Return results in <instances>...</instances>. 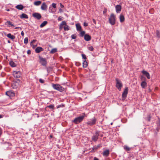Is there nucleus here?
<instances>
[{"label":"nucleus","instance_id":"obj_1","mask_svg":"<svg viewBox=\"0 0 160 160\" xmlns=\"http://www.w3.org/2000/svg\"><path fill=\"white\" fill-rule=\"evenodd\" d=\"M85 117V113H83L82 115L76 118L72 122L75 124H78L82 122Z\"/></svg>","mask_w":160,"mask_h":160},{"label":"nucleus","instance_id":"obj_2","mask_svg":"<svg viewBox=\"0 0 160 160\" xmlns=\"http://www.w3.org/2000/svg\"><path fill=\"white\" fill-rule=\"evenodd\" d=\"M52 86L54 89L60 92H63L64 90V88L59 84H52Z\"/></svg>","mask_w":160,"mask_h":160},{"label":"nucleus","instance_id":"obj_3","mask_svg":"<svg viewBox=\"0 0 160 160\" xmlns=\"http://www.w3.org/2000/svg\"><path fill=\"white\" fill-rule=\"evenodd\" d=\"M115 18L116 17L113 13L111 14L110 17L109 18V21L111 25H114L115 24Z\"/></svg>","mask_w":160,"mask_h":160},{"label":"nucleus","instance_id":"obj_4","mask_svg":"<svg viewBox=\"0 0 160 160\" xmlns=\"http://www.w3.org/2000/svg\"><path fill=\"white\" fill-rule=\"evenodd\" d=\"M116 87L120 91L122 86V84L121 81L118 78H116Z\"/></svg>","mask_w":160,"mask_h":160},{"label":"nucleus","instance_id":"obj_5","mask_svg":"<svg viewBox=\"0 0 160 160\" xmlns=\"http://www.w3.org/2000/svg\"><path fill=\"white\" fill-rule=\"evenodd\" d=\"M96 119L95 117L92 118L87 122V124L90 126H92L96 124Z\"/></svg>","mask_w":160,"mask_h":160},{"label":"nucleus","instance_id":"obj_6","mask_svg":"<svg viewBox=\"0 0 160 160\" xmlns=\"http://www.w3.org/2000/svg\"><path fill=\"white\" fill-rule=\"evenodd\" d=\"M13 77L15 78H20L21 74L20 72L17 71H14L13 72Z\"/></svg>","mask_w":160,"mask_h":160},{"label":"nucleus","instance_id":"obj_7","mask_svg":"<svg viewBox=\"0 0 160 160\" xmlns=\"http://www.w3.org/2000/svg\"><path fill=\"white\" fill-rule=\"evenodd\" d=\"M39 58L40 60V62L42 66H45L47 63L46 60L45 58H43L39 56Z\"/></svg>","mask_w":160,"mask_h":160},{"label":"nucleus","instance_id":"obj_8","mask_svg":"<svg viewBox=\"0 0 160 160\" xmlns=\"http://www.w3.org/2000/svg\"><path fill=\"white\" fill-rule=\"evenodd\" d=\"M128 87H126L124 89V90L122 94V99H124L126 98L127 96V95L128 93Z\"/></svg>","mask_w":160,"mask_h":160},{"label":"nucleus","instance_id":"obj_9","mask_svg":"<svg viewBox=\"0 0 160 160\" xmlns=\"http://www.w3.org/2000/svg\"><path fill=\"white\" fill-rule=\"evenodd\" d=\"M99 135V132L98 131L96 132L95 134L92 137V140L95 142L98 139Z\"/></svg>","mask_w":160,"mask_h":160},{"label":"nucleus","instance_id":"obj_10","mask_svg":"<svg viewBox=\"0 0 160 160\" xmlns=\"http://www.w3.org/2000/svg\"><path fill=\"white\" fill-rule=\"evenodd\" d=\"M32 16L33 17L37 18L38 20H39L42 17L40 13L36 12L33 13L32 14Z\"/></svg>","mask_w":160,"mask_h":160},{"label":"nucleus","instance_id":"obj_11","mask_svg":"<svg viewBox=\"0 0 160 160\" xmlns=\"http://www.w3.org/2000/svg\"><path fill=\"white\" fill-rule=\"evenodd\" d=\"M6 94L10 97H13L15 95V93L11 91H8L6 92Z\"/></svg>","mask_w":160,"mask_h":160},{"label":"nucleus","instance_id":"obj_12","mask_svg":"<svg viewBox=\"0 0 160 160\" xmlns=\"http://www.w3.org/2000/svg\"><path fill=\"white\" fill-rule=\"evenodd\" d=\"M115 8L117 13H119L122 9L121 6L120 5H118L116 6Z\"/></svg>","mask_w":160,"mask_h":160},{"label":"nucleus","instance_id":"obj_13","mask_svg":"<svg viewBox=\"0 0 160 160\" xmlns=\"http://www.w3.org/2000/svg\"><path fill=\"white\" fill-rule=\"evenodd\" d=\"M84 39L85 41H88L91 40V37L88 34H85L84 36Z\"/></svg>","mask_w":160,"mask_h":160},{"label":"nucleus","instance_id":"obj_14","mask_svg":"<svg viewBox=\"0 0 160 160\" xmlns=\"http://www.w3.org/2000/svg\"><path fill=\"white\" fill-rule=\"evenodd\" d=\"M142 72L143 74L145 75L147 77V78L148 79H150V75L148 72L145 70H143Z\"/></svg>","mask_w":160,"mask_h":160},{"label":"nucleus","instance_id":"obj_15","mask_svg":"<svg viewBox=\"0 0 160 160\" xmlns=\"http://www.w3.org/2000/svg\"><path fill=\"white\" fill-rule=\"evenodd\" d=\"M43 50V48L40 47H37L35 49V51L37 53H38Z\"/></svg>","mask_w":160,"mask_h":160},{"label":"nucleus","instance_id":"obj_16","mask_svg":"<svg viewBox=\"0 0 160 160\" xmlns=\"http://www.w3.org/2000/svg\"><path fill=\"white\" fill-rule=\"evenodd\" d=\"M109 150L107 149L103 151L102 154L104 156L107 157L109 156Z\"/></svg>","mask_w":160,"mask_h":160},{"label":"nucleus","instance_id":"obj_17","mask_svg":"<svg viewBox=\"0 0 160 160\" xmlns=\"http://www.w3.org/2000/svg\"><path fill=\"white\" fill-rule=\"evenodd\" d=\"M19 84L17 82H14L12 84V87L13 89H16L18 88Z\"/></svg>","mask_w":160,"mask_h":160},{"label":"nucleus","instance_id":"obj_18","mask_svg":"<svg viewBox=\"0 0 160 160\" xmlns=\"http://www.w3.org/2000/svg\"><path fill=\"white\" fill-rule=\"evenodd\" d=\"M47 6L45 3L43 2L41 6V9L43 10H46L47 8Z\"/></svg>","mask_w":160,"mask_h":160},{"label":"nucleus","instance_id":"obj_19","mask_svg":"<svg viewBox=\"0 0 160 160\" xmlns=\"http://www.w3.org/2000/svg\"><path fill=\"white\" fill-rule=\"evenodd\" d=\"M7 37L11 39L12 40H13L15 38V37L13 35H12L11 33H9L7 35Z\"/></svg>","mask_w":160,"mask_h":160},{"label":"nucleus","instance_id":"obj_20","mask_svg":"<svg viewBox=\"0 0 160 160\" xmlns=\"http://www.w3.org/2000/svg\"><path fill=\"white\" fill-rule=\"evenodd\" d=\"M20 18H26L28 19V16L25 13H22L20 16Z\"/></svg>","mask_w":160,"mask_h":160},{"label":"nucleus","instance_id":"obj_21","mask_svg":"<svg viewBox=\"0 0 160 160\" xmlns=\"http://www.w3.org/2000/svg\"><path fill=\"white\" fill-rule=\"evenodd\" d=\"M16 8L20 10H22L24 8L23 6L22 5H18L16 6Z\"/></svg>","mask_w":160,"mask_h":160},{"label":"nucleus","instance_id":"obj_22","mask_svg":"<svg viewBox=\"0 0 160 160\" xmlns=\"http://www.w3.org/2000/svg\"><path fill=\"white\" fill-rule=\"evenodd\" d=\"M141 85L142 88H145L147 86V83L144 81L142 82Z\"/></svg>","mask_w":160,"mask_h":160},{"label":"nucleus","instance_id":"obj_23","mask_svg":"<svg viewBox=\"0 0 160 160\" xmlns=\"http://www.w3.org/2000/svg\"><path fill=\"white\" fill-rule=\"evenodd\" d=\"M120 20L121 22H123L125 20V18L124 16L122 14H121L120 16Z\"/></svg>","mask_w":160,"mask_h":160},{"label":"nucleus","instance_id":"obj_24","mask_svg":"<svg viewBox=\"0 0 160 160\" xmlns=\"http://www.w3.org/2000/svg\"><path fill=\"white\" fill-rule=\"evenodd\" d=\"M47 21H45L43 22L40 25V28H42L45 26L47 24Z\"/></svg>","mask_w":160,"mask_h":160},{"label":"nucleus","instance_id":"obj_25","mask_svg":"<svg viewBox=\"0 0 160 160\" xmlns=\"http://www.w3.org/2000/svg\"><path fill=\"white\" fill-rule=\"evenodd\" d=\"M9 64L12 67H15L16 66V64L12 61H11L10 62Z\"/></svg>","mask_w":160,"mask_h":160},{"label":"nucleus","instance_id":"obj_26","mask_svg":"<svg viewBox=\"0 0 160 160\" xmlns=\"http://www.w3.org/2000/svg\"><path fill=\"white\" fill-rule=\"evenodd\" d=\"M76 26L78 31H81V27L79 24L77 23L76 24Z\"/></svg>","mask_w":160,"mask_h":160},{"label":"nucleus","instance_id":"obj_27","mask_svg":"<svg viewBox=\"0 0 160 160\" xmlns=\"http://www.w3.org/2000/svg\"><path fill=\"white\" fill-rule=\"evenodd\" d=\"M6 24H8L9 27L13 26L14 27V25L12 23V22L9 21H8L5 23Z\"/></svg>","mask_w":160,"mask_h":160},{"label":"nucleus","instance_id":"obj_28","mask_svg":"<svg viewBox=\"0 0 160 160\" xmlns=\"http://www.w3.org/2000/svg\"><path fill=\"white\" fill-rule=\"evenodd\" d=\"M88 66V62L86 60L83 61L82 63V66L83 68H86Z\"/></svg>","mask_w":160,"mask_h":160},{"label":"nucleus","instance_id":"obj_29","mask_svg":"<svg viewBox=\"0 0 160 160\" xmlns=\"http://www.w3.org/2000/svg\"><path fill=\"white\" fill-rule=\"evenodd\" d=\"M41 3V2L40 1H36L34 2V4L36 6H38Z\"/></svg>","mask_w":160,"mask_h":160},{"label":"nucleus","instance_id":"obj_30","mask_svg":"<svg viewBox=\"0 0 160 160\" xmlns=\"http://www.w3.org/2000/svg\"><path fill=\"white\" fill-rule=\"evenodd\" d=\"M123 148L124 149L127 151H129L130 150V148L127 145H124Z\"/></svg>","mask_w":160,"mask_h":160},{"label":"nucleus","instance_id":"obj_31","mask_svg":"<svg viewBox=\"0 0 160 160\" xmlns=\"http://www.w3.org/2000/svg\"><path fill=\"white\" fill-rule=\"evenodd\" d=\"M63 28L65 31H68L70 27L68 25H66Z\"/></svg>","mask_w":160,"mask_h":160},{"label":"nucleus","instance_id":"obj_32","mask_svg":"<svg viewBox=\"0 0 160 160\" xmlns=\"http://www.w3.org/2000/svg\"><path fill=\"white\" fill-rule=\"evenodd\" d=\"M57 52V49L56 48H53L50 52L51 53H54Z\"/></svg>","mask_w":160,"mask_h":160},{"label":"nucleus","instance_id":"obj_33","mask_svg":"<svg viewBox=\"0 0 160 160\" xmlns=\"http://www.w3.org/2000/svg\"><path fill=\"white\" fill-rule=\"evenodd\" d=\"M156 35H157V37L158 38H159L160 37V32L157 30L156 32Z\"/></svg>","mask_w":160,"mask_h":160},{"label":"nucleus","instance_id":"obj_34","mask_svg":"<svg viewBox=\"0 0 160 160\" xmlns=\"http://www.w3.org/2000/svg\"><path fill=\"white\" fill-rule=\"evenodd\" d=\"M85 34V31H81L80 33V36L81 37H82L84 36Z\"/></svg>","mask_w":160,"mask_h":160},{"label":"nucleus","instance_id":"obj_35","mask_svg":"<svg viewBox=\"0 0 160 160\" xmlns=\"http://www.w3.org/2000/svg\"><path fill=\"white\" fill-rule=\"evenodd\" d=\"M54 105H51L49 106H48L47 107V108H50L53 109L54 108Z\"/></svg>","mask_w":160,"mask_h":160},{"label":"nucleus","instance_id":"obj_36","mask_svg":"<svg viewBox=\"0 0 160 160\" xmlns=\"http://www.w3.org/2000/svg\"><path fill=\"white\" fill-rule=\"evenodd\" d=\"M28 38H25V39H24V42L25 44H27L28 43Z\"/></svg>","mask_w":160,"mask_h":160},{"label":"nucleus","instance_id":"obj_37","mask_svg":"<svg viewBox=\"0 0 160 160\" xmlns=\"http://www.w3.org/2000/svg\"><path fill=\"white\" fill-rule=\"evenodd\" d=\"M77 35L76 34H72L71 35V38L72 39H75L76 38Z\"/></svg>","mask_w":160,"mask_h":160},{"label":"nucleus","instance_id":"obj_38","mask_svg":"<svg viewBox=\"0 0 160 160\" xmlns=\"http://www.w3.org/2000/svg\"><path fill=\"white\" fill-rule=\"evenodd\" d=\"M66 25V23L65 21H63L60 24L61 26Z\"/></svg>","mask_w":160,"mask_h":160},{"label":"nucleus","instance_id":"obj_39","mask_svg":"<svg viewBox=\"0 0 160 160\" xmlns=\"http://www.w3.org/2000/svg\"><path fill=\"white\" fill-rule=\"evenodd\" d=\"M88 49L91 51H93L94 50V48L92 46L89 47Z\"/></svg>","mask_w":160,"mask_h":160},{"label":"nucleus","instance_id":"obj_40","mask_svg":"<svg viewBox=\"0 0 160 160\" xmlns=\"http://www.w3.org/2000/svg\"><path fill=\"white\" fill-rule=\"evenodd\" d=\"M82 56L83 58L85 60H86L87 59V58L86 56L84 54H82Z\"/></svg>","mask_w":160,"mask_h":160},{"label":"nucleus","instance_id":"obj_41","mask_svg":"<svg viewBox=\"0 0 160 160\" xmlns=\"http://www.w3.org/2000/svg\"><path fill=\"white\" fill-rule=\"evenodd\" d=\"M39 81L40 83H44L45 82L44 80L42 79H39Z\"/></svg>","mask_w":160,"mask_h":160},{"label":"nucleus","instance_id":"obj_42","mask_svg":"<svg viewBox=\"0 0 160 160\" xmlns=\"http://www.w3.org/2000/svg\"><path fill=\"white\" fill-rule=\"evenodd\" d=\"M56 4L55 3H52V6L54 8H56Z\"/></svg>","mask_w":160,"mask_h":160},{"label":"nucleus","instance_id":"obj_43","mask_svg":"<svg viewBox=\"0 0 160 160\" xmlns=\"http://www.w3.org/2000/svg\"><path fill=\"white\" fill-rule=\"evenodd\" d=\"M63 17L61 16L59 17L58 18V21H61L62 20Z\"/></svg>","mask_w":160,"mask_h":160},{"label":"nucleus","instance_id":"obj_44","mask_svg":"<svg viewBox=\"0 0 160 160\" xmlns=\"http://www.w3.org/2000/svg\"><path fill=\"white\" fill-rule=\"evenodd\" d=\"M37 41V40H35V39H34L31 42V43H34L35 42Z\"/></svg>","mask_w":160,"mask_h":160},{"label":"nucleus","instance_id":"obj_45","mask_svg":"<svg viewBox=\"0 0 160 160\" xmlns=\"http://www.w3.org/2000/svg\"><path fill=\"white\" fill-rule=\"evenodd\" d=\"M31 53V51L30 50H28L27 51V54L28 55L30 54Z\"/></svg>","mask_w":160,"mask_h":160},{"label":"nucleus","instance_id":"obj_46","mask_svg":"<svg viewBox=\"0 0 160 160\" xmlns=\"http://www.w3.org/2000/svg\"><path fill=\"white\" fill-rule=\"evenodd\" d=\"M83 25L84 26L86 27V26H88V24L87 23L85 22L84 23Z\"/></svg>","mask_w":160,"mask_h":160},{"label":"nucleus","instance_id":"obj_47","mask_svg":"<svg viewBox=\"0 0 160 160\" xmlns=\"http://www.w3.org/2000/svg\"><path fill=\"white\" fill-rule=\"evenodd\" d=\"M92 21H93V22L95 24H96V20L95 19H92Z\"/></svg>","mask_w":160,"mask_h":160},{"label":"nucleus","instance_id":"obj_48","mask_svg":"<svg viewBox=\"0 0 160 160\" xmlns=\"http://www.w3.org/2000/svg\"><path fill=\"white\" fill-rule=\"evenodd\" d=\"M60 6L61 8H63L64 7V6L61 3H60Z\"/></svg>","mask_w":160,"mask_h":160},{"label":"nucleus","instance_id":"obj_49","mask_svg":"<svg viewBox=\"0 0 160 160\" xmlns=\"http://www.w3.org/2000/svg\"><path fill=\"white\" fill-rule=\"evenodd\" d=\"M21 35H22V36H23L24 35V32H23V31H22L21 32Z\"/></svg>","mask_w":160,"mask_h":160},{"label":"nucleus","instance_id":"obj_50","mask_svg":"<svg viewBox=\"0 0 160 160\" xmlns=\"http://www.w3.org/2000/svg\"><path fill=\"white\" fill-rule=\"evenodd\" d=\"M94 160H99L96 157H94Z\"/></svg>","mask_w":160,"mask_h":160},{"label":"nucleus","instance_id":"obj_51","mask_svg":"<svg viewBox=\"0 0 160 160\" xmlns=\"http://www.w3.org/2000/svg\"><path fill=\"white\" fill-rule=\"evenodd\" d=\"M100 147V146H97L96 148V149H98Z\"/></svg>","mask_w":160,"mask_h":160},{"label":"nucleus","instance_id":"obj_52","mask_svg":"<svg viewBox=\"0 0 160 160\" xmlns=\"http://www.w3.org/2000/svg\"><path fill=\"white\" fill-rule=\"evenodd\" d=\"M59 11L60 12H62V10L61 9V8H60L59 9Z\"/></svg>","mask_w":160,"mask_h":160},{"label":"nucleus","instance_id":"obj_53","mask_svg":"<svg viewBox=\"0 0 160 160\" xmlns=\"http://www.w3.org/2000/svg\"><path fill=\"white\" fill-rule=\"evenodd\" d=\"M3 116V115H0V118H2Z\"/></svg>","mask_w":160,"mask_h":160},{"label":"nucleus","instance_id":"obj_54","mask_svg":"<svg viewBox=\"0 0 160 160\" xmlns=\"http://www.w3.org/2000/svg\"><path fill=\"white\" fill-rule=\"evenodd\" d=\"M17 28H20L21 29V28H20V27H16L15 28V29H17Z\"/></svg>","mask_w":160,"mask_h":160},{"label":"nucleus","instance_id":"obj_55","mask_svg":"<svg viewBox=\"0 0 160 160\" xmlns=\"http://www.w3.org/2000/svg\"><path fill=\"white\" fill-rule=\"evenodd\" d=\"M76 64H77V65L78 66L80 65V63L79 62L77 63Z\"/></svg>","mask_w":160,"mask_h":160},{"label":"nucleus","instance_id":"obj_56","mask_svg":"<svg viewBox=\"0 0 160 160\" xmlns=\"http://www.w3.org/2000/svg\"><path fill=\"white\" fill-rule=\"evenodd\" d=\"M8 43H10L11 42L10 40H8Z\"/></svg>","mask_w":160,"mask_h":160},{"label":"nucleus","instance_id":"obj_57","mask_svg":"<svg viewBox=\"0 0 160 160\" xmlns=\"http://www.w3.org/2000/svg\"><path fill=\"white\" fill-rule=\"evenodd\" d=\"M2 68V66L0 65V69H1Z\"/></svg>","mask_w":160,"mask_h":160},{"label":"nucleus","instance_id":"obj_58","mask_svg":"<svg viewBox=\"0 0 160 160\" xmlns=\"http://www.w3.org/2000/svg\"><path fill=\"white\" fill-rule=\"evenodd\" d=\"M9 11V9H8L7 10V11Z\"/></svg>","mask_w":160,"mask_h":160},{"label":"nucleus","instance_id":"obj_59","mask_svg":"<svg viewBox=\"0 0 160 160\" xmlns=\"http://www.w3.org/2000/svg\"><path fill=\"white\" fill-rule=\"evenodd\" d=\"M148 120H150V118H149Z\"/></svg>","mask_w":160,"mask_h":160},{"label":"nucleus","instance_id":"obj_60","mask_svg":"<svg viewBox=\"0 0 160 160\" xmlns=\"http://www.w3.org/2000/svg\"><path fill=\"white\" fill-rule=\"evenodd\" d=\"M148 120H150V118H149Z\"/></svg>","mask_w":160,"mask_h":160}]
</instances>
